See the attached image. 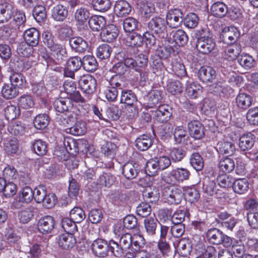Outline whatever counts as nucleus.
I'll return each mask as SVG.
<instances>
[{"mask_svg": "<svg viewBox=\"0 0 258 258\" xmlns=\"http://www.w3.org/2000/svg\"><path fill=\"white\" fill-rule=\"evenodd\" d=\"M137 101L136 95L132 90H123L122 91L120 102L121 103L125 104L128 106L127 110L129 113L128 117L130 118L138 115V109L136 106Z\"/></svg>", "mask_w": 258, "mask_h": 258, "instance_id": "nucleus-1", "label": "nucleus"}, {"mask_svg": "<svg viewBox=\"0 0 258 258\" xmlns=\"http://www.w3.org/2000/svg\"><path fill=\"white\" fill-rule=\"evenodd\" d=\"M162 195L165 202L174 205L179 204L184 196L180 188L172 186L164 187L162 189Z\"/></svg>", "mask_w": 258, "mask_h": 258, "instance_id": "nucleus-2", "label": "nucleus"}, {"mask_svg": "<svg viewBox=\"0 0 258 258\" xmlns=\"http://www.w3.org/2000/svg\"><path fill=\"white\" fill-rule=\"evenodd\" d=\"M189 176L190 172L187 169L178 168L168 173H165L162 178L166 183L174 185L188 179Z\"/></svg>", "mask_w": 258, "mask_h": 258, "instance_id": "nucleus-3", "label": "nucleus"}, {"mask_svg": "<svg viewBox=\"0 0 258 258\" xmlns=\"http://www.w3.org/2000/svg\"><path fill=\"white\" fill-rule=\"evenodd\" d=\"M206 237L208 241L213 244H223L225 247H229L232 244L231 238L217 228L208 230L206 233Z\"/></svg>", "mask_w": 258, "mask_h": 258, "instance_id": "nucleus-4", "label": "nucleus"}, {"mask_svg": "<svg viewBox=\"0 0 258 258\" xmlns=\"http://www.w3.org/2000/svg\"><path fill=\"white\" fill-rule=\"evenodd\" d=\"M39 36V31L35 28H31L25 31L24 38L28 46L23 53L24 56H28L33 52L32 48L30 46L34 47L38 45Z\"/></svg>", "mask_w": 258, "mask_h": 258, "instance_id": "nucleus-5", "label": "nucleus"}, {"mask_svg": "<svg viewBox=\"0 0 258 258\" xmlns=\"http://www.w3.org/2000/svg\"><path fill=\"white\" fill-rule=\"evenodd\" d=\"M149 30L160 37H164L166 34V22L159 17L153 18L148 22Z\"/></svg>", "mask_w": 258, "mask_h": 258, "instance_id": "nucleus-6", "label": "nucleus"}, {"mask_svg": "<svg viewBox=\"0 0 258 258\" xmlns=\"http://www.w3.org/2000/svg\"><path fill=\"white\" fill-rule=\"evenodd\" d=\"M184 13L179 9L170 10L166 14V23L171 28L180 27L183 20Z\"/></svg>", "mask_w": 258, "mask_h": 258, "instance_id": "nucleus-7", "label": "nucleus"}, {"mask_svg": "<svg viewBox=\"0 0 258 258\" xmlns=\"http://www.w3.org/2000/svg\"><path fill=\"white\" fill-rule=\"evenodd\" d=\"M215 46L214 40L210 37H201L197 41L196 48L202 54H209L215 49Z\"/></svg>", "mask_w": 258, "mask_h": 258, "instance_id": "nucleus-8", "label": "nucleus"}, {"mask_svg": "<svg viewBox=\"0 0 258 258\" xmlns=\"http://www.w3.org/2000/svg\"><path fill=\"white\" fill-rule=\"evenodd\" d=\"M49 49L50 50V55L47 56L46 58L53 59L56 64L61 63L67 56L64 45L59 43Z\"/></svg>", "mask_w": 258, "mask_h": 258, "instance_id": "nucleus-9", "label": "nucleus"}, {"mask_svg": "<svg viewBox=\"0 0 258 258\" xmlns=\"http://www.w3.org/2000/svg\"><path fill=\"white\" fill-rule=\"evenodd\" d=\"M79 85L81 90L87 94H91L95 90L96 81L94 78L90 75L81 77Z\"/></svg>", "mask_w": 258, "mask_h": 258, "instance_id": "nucleus-10", "label": "nucleus"}, {"mask_svg": "<svg viewBox=\"0 0 258 258\" xmlns=\"http://www.w3.org/2000/svg\"><path fill=\"white\" fill-rule=\"evenodd\" d=\"M240 36L238 29L234 26L225 27L221 34L222 41L226 44L237 43L236 41Z\"/></svg>", "mask_w": 258, "mask_h": 258, "instance_id": "nucleus-11", "label": "nucleus"}, {"mask_svg": "<svg viewBox=\"0 0 258 258\" xmlns=\"http://www.w3.org/2000/svg\"><path fill=\"white\" fill-rule=\"evenodd\" d=\"M93 253L97 256L104 257L107 255L109 251V243L102 239H97L93 241L91 245Z\"/></svg>", "mask_w": 258, "mask_h": 258, "instance_id": "nucleus-12", "label": "nucleus"}, {"mask_svg": "<svg viewBox=\"0 0 258 258\" xmlns=\"http://www.w3.org/2000/svg\"><path fill=\"white\" fill-rule=\"evenodd\" d=\"M55 221L50 216H45L39 219L38 223V229L40 232L47 234L54 228Z\"/></svg>", "mask_w": 258, "mask_h": 258, "instance_id": "nucleus-13", "label": "nucleus"}, {"mask_svg": "<svg viewBox=\"0 0 258 258\" xmlns=\"http://www.w3.org/2000/svg\"><path fill=\"white\" fill-rule=\"evenodd\" d=\"M198 74L199 79L204 83L212 82L216 77V71L213 68L209 66L201 67Z\"/></svg>", "mask_w": 258, "mask_h": 258, "instance_id": "nucleus-14", "label": "nucleus"}, {"mask_svg": "<svg viewBox=\"0 0 258 258\" xmlns=\"http://www.w3.org/2000/svg\"><path fill=\"white\" fill-rule=\"evenodd\" d=\"M15 8L9 3H3L0 5V23L8 22L14 15Z\"/></svg>", "mask_w": 258, "mask_h": 258, "instance_id": "nucleus-15", "label": "nucleus"}, {"mask_svg": "<svg viewBox=\"0 0 258 258\" xmlns=\"http://www.w3.org/2000/svg\"><path fill=\"white\" fill-rule=\"evenodd\" d=\"M57 241L62 248L69 249L75 245L77 240L73 234L65 233L59 236Z\"/></svg>", "mask_w": 258, "mask_h": 258, "instance_id": "nucleus-16", "label": "nucleus"}, {"mask_svg": "<svg viewBox=\"0 0 258 258\" xmlns=\"http://www.w3.org/2000/svg\"><path fill=\"white\" fill-rule=\"evenodd\" d=\"M189 134L193 138L199 140L204 136V127L198 120H192L188 123Z\"/></svg>", "mask_w": 258, "mask_h": 258, "instance_id": "nucleus-17", "label": "nucleus"}, {"mask_svg": "<svg viewBox=\"0 0 258 258\" xmlns=\"http://www.w3.org/2000/svg\"><path fill=\"white\" fill-rule=\"evenodd\" d=\"M224 49L225 58L228 60H233L238 56L241 52V46L238 43L227 44Z\"/></svg>", "mask_w": 258, "mask_h": 258, "instance_id": "nucleus-18", "label": "nucleus"}, {"mask_svg": "<svg viewBox=\"0 0 258 258\" xmlns=\"http://www.w3.org/2000/svg\"><path fill=\"white\" fill-rule=\"evenodd\" d=\"M255 136L251 133L243 134L239 138V147L241 150L250 149L254 144Z\"/></svg>", "mask_w": 258, "mask_h": 258, "instance_id": "nucleus-19", "label": "nucleus"}, {"mask_svg": "<svg viewBox=\"0 0 258 258\" xmlns=\"http://www.w3.org/2000/svg\"><path fill=\"white\" fill-rule=\"evenodd\" d=\"M203 87L197 82L187 83L185 88L186 95L191 99H196L201 96Z\"/></svg>", "mask_w": 258, "mask_h": 258, "instance_id": "nucleus-20", "label": "nucleus"}, {"mask_svg": "<svg viewBox=\"0 0 258 258\" xmlns=\"http://www.w3.org/2000/svg\"><path fill=\"white\" fill-rule=\"evenodd\" d=\"M73 106L71 101L69 98H58L53 102L54 109L60 113L69 111L73 108Z\"/></svg>", "mask_w": 258, "mask_h": 258, "instance_id": "nucleus-21", "label": "nucleus"}, {"mask_svg": "<svg viewBox=\"0 0 258 258\" xmlns=\"http://www.w3.org/2000/svg\"><path fill=\"white\" fill-rule=\"evenodd\" d=\"M228 12V9L227 6L223 2H216L210 8L211 14L217 18H223Z\"/></svg>", "mask_w": 258, "mask_h": 258, "instance_id": "nucleus-22", "label": "nucleus"}, {"mask_svg": "<svg viewBox=\"0 0 258 258\" xmlns=\"http://www.w3.org/2000/svg\"><path fill=\"white\" fill-rule=\"evenodd\" d=\"M69 43L71 48L79 53L84 52L88 48L87 42L80 37H74L70 39Z\"/></svg>", "mask_w": 258, "mask_h": 258, "instance_id": "nucleus-23", "label": "nucleus"}, {"mask_svg": "<svg viewBox=\"0 0 258 258\" xmlns=\"http://www.w3.org/2000/svg\"><path fill=\"white\" fill-rule=\"evenodd\" d=\"M114 10L118 17H124L128 15L131 12V7L125 1L120 0L116 2Z\"/></svg>", "mask_w": 258, "mask_h": 258, "instance_id": "nucleus-24", "label": "nucleus"}, {"mask_svg": "<svg viewBox=\"0 0 258 258\" xmlns=\"http://www.w3.org/2000/svg\"><path fill=\"white\" fill-rule=\"evenodd\" d=\"M135 142L136 147L139 150L145 151L151 147L153 140L149 135H142L137 138Z\"/></svg>", "mask_w": 258, "mask_h": 258, "instance_id": "nucleus-25", "label": "nucleus"}, {"mask_svg": "<svg viewBox=\"0 0 258 258\" xmlns=\"http://www.w3.org/2000/svg\"><path fill=\"white\" fill-rule=\"evenodd\" d=\"M118 36L117 29L114 25L106 27L101 32L100 36L103 41L111 42Z\"/></svg>", "mask_w": 258, "mask_h": 258, "instance_id": "nucleus-26", "label": "nucleus"}, {"mask_svg": "<svg viewBox=\"0 0 258 258\" xmlns=\"http://www.w3.org/2000/svg\"><path fill=\"white\" fill-rule=\"evenodd\" d=\"M169 110L170 107L168 105L165 104L160 105L155 111L156 119L160 122L168 120L171 115Z\"/></svg>", "mask_w": 258, "mask_h": 258, "instance_id": "nucleus-27", "label": "nucleus"}, {"mask_svg": "<svg viewBox=\"0 0 258 258\" xmlns=\"http://www.w3.org/2000/svg\"><path fill=\"white\" fill-rule=\"evenodd\" d=\"M90 27L93 31H99L102 30L106 25L104 17L101 16H94L88 21Z\"/></svg>", "mask_w": 258, "mask_h": 258, "instance_id": "nucleus-28", "label": "nucleus"}, {"mask_svg": "<svg viewBox=\"0 0 258 258\" xmlns=\"http://www.w3.org/2000/svg\"><path fill=\"white\" fill-rule=\"evenodd\" d=\"M232 186L235 193L242 195L248 191L249 183L246 178H239L233 181Z\"/></svg>", "mask_w": 258, "mask_h": 258, "instance_id": "nucleus-29", "label": "nucleus"}, {"mask_svg": "<svg viewBox=\"0 0 258 258\" xmlns=\"http://www.w3.org/2000/svg\"><path fill=\"white\" fill-rule=\"evenodd\" d=\"M68 15V10L61 5H57L52 10L51 16L57 21H62Z\"/></svg>", "mask_w": 258, "mask_h": 258, "instance_id": "nucleus-30", "label": "nucleus"}, {"mask_svg": "<svg viewBox=\"0 0 258 258\" xmlns=\"http://www.w3.org/2000/svg\"><path fill=\"white\" fill-rule=\"evenodd\" d=\"M174 138L178 144H187L189 139L188 135L183 126H177L174 130Z\"/></svg>", "mask_w": 258, "mask_h": 258, "instance_id": "nucleus-31", "label": "nucleus"}, {"mask_svg": "<svg viewBox=\"0 0 258 258\" xmlns=\"http://www.w3.org/2000/svg\"><path fill=\"white\" fill-rule=\"evenodd\" d=\"M252 101L251 97L245 93H239L236 98V105L242 109L248 108L251 105Z\"/></svg>", "mask_w": 258, "mask_h": 258, "instance_id": "nucleus-32", "label": "nucleus"}, {"mask_svg": "<svg viewBox=\"0 0 258 258\" xmlns=\"http://www.w3.org/2000/svg\"><path fill=\"white\" fill-rule=\"evenodd\" d=\"M157 222V219L153 217H148L144 219V227L149 236H153L155 235Z\"/></svg>", "mask_w": 258, "mask_h": 258, "instance_id": "nucleus-33", "label": "nucleus"}, {"mask_svg": "<svg viewBox=\"0 0 258 258\" xmlns=\"http://www.w3.org/2000/svg\"><path fill=\"white\" fill-rule=\"evenodd\" d=\"M184 192L186 200L191 203L197 202L200 198L199 191L194 186L185 187Z\"/></svg>", "mask_w": 258, "mask_h": 258, "instance_id": "nucleus-34", "label": "nucleus"}, {"mask_svg": "<svg viewBox=\"0 0 258 258\" xmlns=\"http://www.w3.org/2000/svg\"><path fill=\"white\" fill-rule=\"evenodd\" d=\"M137 165L131 162L124 164L122 167V172L127 179L135 178L138 174Z\"/></svg>", "mask_w": 258, "mask_h": 258, "instance_id": "nucleus-35", "label": "nucleus"}, {"mask_svg": "<svg viewBox=\"0 0 258 258\" xmlns=\"http://www.w3.org/2000/svg\"><path fill=\"white\" fill-rule=\"evenodd\" d=\"M11 84L16 88H23L25 87L26 80L25 77L21 73H14L10 77Z\"/></svg>", "mask_w": 258, "mask_h": 258, "instance_id": "nucleus-36", "label": "nucleus"}, {"mask_svg": "<svg viewBox=\"0 0 258 258\" xmlns=\"http://www.w3.org/2000/svg\"><path fill=\"white\" fill-rule=\"evenodd\" d=\"M235 167L234 161L230 158H224L220 160L219 163V168L223 172L230 173Z\"/></svg>", "mask_w": 258, "mask_h": 258, "instance_id": "nucleus-37", "label": "nucleus"}, {"mask_svg": "<svg viewBox=\"0 0 258 258\" xmlns=\"http://www.w3.org/2000/svg\"><path fill=\"white\" fill-rule=\"evenodd\" d=\"M173 41L178 46H183L188 42V36L185 31L178 29L172 34Z\"/></svg>", "mask_w": 258, "mask_h": 258, "instance_id": "nucleus-38", "label": "nucleus"}, {"mask_svg": "<svg viewBox=\"0 0 258 258\" xmlns=\"http://www.w3.org/2000/svg\"><path fill=\"white\" fill-rule=\"evenodd\" d=\"M82 66L88 72H93L96 70L97 62L92 55H86L82 59Z\"/></svg>", "mask_w": 258, "mask_h": 258, "instance_id": "nucleus-39", "label": "nucleus"}, {"mask_svg": "<svg viewBox=\"0 0 258 258\" xmlns=\"http://www.w3.org/2000/svg\"><path fill=\"white\" fill-rule=\"evenodd\" d=\"M49 122V117L46 114H39L34 118L33 123L38 130L45 128Z\"/></svg>", "mask_w": 258, "mask_h": 258, "instance_id": "nucleus-40", "label": "nucleus"}, {"mask_svg": "<svg viewBox=\"0 0 258 258\" xmlns=\"http://www.w3.org/2000/svg\"><path fill=\"white\" fill-rule=\"evenodd\" d=\"M143 42V38L137 33L128 35L125 39V44L132 47L141 46Z\"/></svg>", "mask_w": 258, "mask_h": 258, "instance_id": "nucleus-41", "label": "nucleus"}, {"mask_svg": "<svg viewBox=\"0 0 258 258\" xmlns=\"http://www.w3.org/2000/svg\"><path fill=\"white\" fill-rule=\"evenodd\" d=\"M143 196L144 200L149 203H155L158 201L159 199V190L156 188L154 187L152 189H146L145 191L143 192Z\"/></svg>", "mask_w": 258, "mask_h": 258, "instance_id": "nucleus-42", "label": "nucleus"}, {"mask_svg": "<svg viewBox=\"0 0 258 258\" xmlns=\"http://www.w3.org/2000/svg\"><path fill=\"white\" fill-rule=\"evenodd\" d=\"M33 208L29 206L19 211L18 217L20 221L23 223H27L30 221L33 216Z\"/></svg>", "mask_w": 258, "mask_h": 258, "instance_id": "nucleus-43", "label": "nucleus"}, {"mask_svg": "<svg viewBox=\"0 0 258 258\" xmlns=\"http://www.w3.org/2000/svg\"><path fill=\"white\" fill-rule=\"evenodd\" d=\"M158 55L161 58H167L171 54H175L178 52L177 48L174 45L169 44L165 47H160L158 50Z\"/></svg>", "mask_w": 258, "mask_h": 258, "instance_id": "nucleus-44", "label": "nucleus"}, {"mask_svg": "<svg viewBox=\"0 0 258 258\" xmlns=\"http://www.w3.org/2000/svg\"><path fill=\"white\" fill-rule=\"evenodd\" d=\"M19 93L18 91L12 85L5 84L2 89V94L6 99H12L16 97Z\"/></svg>", "mask_w": 258, "mask_h": 258, "instance_id": "nucleus-45", "label": "nucleus"}, {"mask_svg": "<svg viewBox=\"0 0 258 258\" xmlns=\"http://www.w3.org/2000/svg\"><path fill=\"white\" fill-rule=\"evenodd\" d=\"M115 180L114 176L110 173H103L97 180L98 183L101 185L109 187L113 184Z\"/></svg>", "mask_w": 258, "mask_h": 258, "instance_id": "nucleus-46", "label": "nucleus"}, {"mask_svg": "<svg viewBox=\"0 0 258 258\" xmlns=\"http://www.w3.org/2000/svg\"><path fill=\"white\" fill-rule=\"evenodd\" d=\"M203 189L206 194L209 196H213L216 195L217 196L221 195V190L217 188L216 183L215 181L208 180L204 184Z\"/></svg>", "mask_w": 258, "mask_h": 258, "instance_id": "nucleus-47", "label": "nucleus"}, {"mask_svg": "<svg viewBox=\"0 0 258 258\" xmlns=\"http://www.w3.org/2000/svg\"><path fill=\"white\" fill-rule=\"evenodd\" d=\"M111 52V47L107 44H103L97 48L96 55L100 59H105L110 57Z\"/></svg>", "mask_w": 258, "mask_h": 258, "instance_id": "nucleus-48", "label": "nucleus"}, {"mask_svg": "<svg viewBox=\"0 0 258 258\" xmlns=\"http://www.w3.org/2000/svg\"><path fill=\"white\" fill-rule=\"evenodd\" d=\"M90 17V13L87 9L80 8L78 9L75 14V20L80 25L84 24Z\"/></svg>", "mask_w": 258, "mask_h": 258, "instance_id": "nucleus-49", "label": "nucleus"}, {"mask_svg": "<svg viewBox=\"0 0 258 258\" xmlns=\"http://www.w3.org/2000/svg\"><path fill=\"white\" fill-rule=\"evenodd\" d=\"M139 22L136 19L133 17L125 18L123 22V27L125 31L133 32L138 29Z\"/></svg>", "mask_w": 258, "mask_h": 258, "instance_id": "nucleus-50", "label": "nucleus"}, {"mask_svg": "<svg viewBox=\"0 0 258 258\" xmlns=\"http://www.w3.org/2000/svg\"><path fill=\"white\" fill-rule=\"evenodd\" d=\"M18 105L23 109H27L33 107L34 101L32 97L30 95H23L18 99Z\"/></svg>", "mask_w": 258, "mask_h": 258, "instance_id": "nucleus-51", "label": "nucleus"}, {"mask_svg": "<svg viewBox=\"0 0 258 258\" xmlns=\"http://www.w3.org/2000/svg\"><path fill=\"white\" fill-rule=\"evenodd\" d=\"M218 145L219 150L222 154L232 155L235 150L234 145L230 142H219Z\"/></svg>", "mask_w": 258, "mask_h": 258, "instance_id": "nucleus-52", "label": "nucleus"}, {"mask_svg": "<svg viewBox=\"0 0 258 258\" xmlns=\"http://www.w3.org/2000/svg\"><path fill=\"white\" fill-rule=\"evenodd\" d=\"M183 22L185 27L188 28H194L198 24L199 18L196 14L189 13L184 18L183 17Z\"/></svg>", "mask_w": 258, "mask_h": 258, "instance_id": "nucleus-53", "label": "nucleus"}, {"mask_svg": "<svg viewBox=\"0 0 258 258\" xmlns=\"http://www.w3.org/2000/svg\"><path fill=\"white\" fill-rule=\"evenodd\" d=\"M217 181L220 187L226 188L232 186L234 179L230 175L222 174L217 177Z\"/></svg>", "mask_w": 258, "mask_h": 258, "instance_id": "nucleus-54", "label": "nucleus"}, {"mask_svg": "<svg viewBox=\"0 0 258 258\" xmlns=\"http://www.w3.org/2000/svg\"><path fill=\"white\" fill-rule=\"evenodd\" d=\"M8 129L11 134L17 136L24 134L25 127L21 121H17L10 124Z\"/></svg>", "mask_w": 258, "mask_h": 258, "instance_id": "nucleus-55", "label": "nucleus"}, {"mask_svg": "<svg viewBox=\"0 0 258 258\" xmlns=\"http://www.w3.org/2000/svg\"><path fill=\"white\" fill-rule=\"evenodd\" d=\"M76 222L71 218H64L61 221V226L66 233H73L77 231Z\"/></svg>", "mask_w": 258, "mask_h": 258, "instance_id": "nucleus-56", "label": "nucleus"}, {"mask_svg": "<svg viewBox=\"0 0 258 258\" xmlns=\"http://www.w3.org/2000/svg\"><path fill=\"white\" fill-rule=\"evenodd\" d=\"M42 38L44 44L49 49L58 43L55 37L48 30H45L43 32L42 34Z\"/></svg>", "mask_w": 258, "mask_h": 258, "instance_id": "nucleus-57", "label": "nucleus"}, {"mask_svg": "<svg viewBox=\"0 0 258 258\" xmlns=\"http://www.w3.org/2000/svg\"><path fill=\"white\" fill-rule=\"evenodd\" d=\"M69 129L70 133L74 136L83 135L86 131V124L84 121H78Z\"/></svg>", "mask_w": 258, "mask_h": 258, "instance_id": "nucleus-58", "label": "nucleus"}, {"mask_svg": "<svg viewBox=\"0 0 258 258\" xmlns=\"http://www.w3.org/2000/svg\"><path fill=\"white\" fill-rule=\"evenodd\" d=\"M70 218L76 223L81 222L85 218V212L79 207H75L70 212Z\"/></svg>", "mask_w": 258, "mask_h": 258, "instance_id": "nucleus-59", "label": "nucleus"}, {"mask_svg": "<svg viewBox=\"0 0 258 258\" xmlns=\"http://www.w3.org/2000/svg\"><path fill=\"white\" fill-rule=\"evenodd\" d=\"M239 63L245 69H250L255 64L254 58L248 54L242 55L238 59Z\"/></svg>", "mask_w": 258, "mask_h": 258, "instance_id": "nucleus-60", "label": "nucleus"}, {"mask_svg": "<svg viewBox=\"0 0 258 258\" xmlns=\"http://www.w3.org/2000/svg\"><path fill=\"white\" fill-rule=\"evenodd\" d=\"M158 165L155 158L149 160L146 163L145 166L146 174L149 176H152L155 175L159 170Z\"/></svg>", "mask_w": 258, "mask_h": 258, "instance_id": "nucleus-61", "label": "nucleus"}, {"mask_svg": "<svg viewBox=\"0 0 258 258\" xmlns=\"http://www.w3.org/2000/svg\"><path fill=\"white\" fill-rule=\"evenodd\" d=\"M190 163L192 167L197 171H200L203 168L204 161L199 153L192 154L190 159Z\"/></svg>", "mask_w": 258, "mask_h": 258, "instance_id": "nucleus-62", "label": "nucleus"}, {"mask_svg": "<svg viewBox=\"0 0 258 258\" xmlns=\"http://www.w3.org/2000/svg\"><path fill=\"white\" fill-rule=\"evenodd\" d=\"M162 99L161 93L159 90H152L149 94L148 104L150 107L156 106Z\"/></svg>", "mask_w": 258, "mask_h": 258, "instance_id": "nucleus-63", "label": "nucleus"}, {"mask_svg": "<svg viewBox=\"0 0 258 258\" xmlns=\"http://www.w3.org/2000/svg\"><path fill=\"white\" fill-rule=\"evenodd\" d=\"M116 146L111 142H107L102 147V151L104 155L110 159H112L116 153Z\"/></svg>", "mask_w": 258, "mask_h": 258, "instance_id": "nucleus-64", "label": "nucleus"}]
</instances>
